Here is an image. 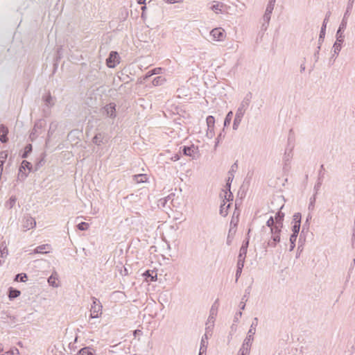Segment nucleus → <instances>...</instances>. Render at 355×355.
<instances>
[{
  "label": "nucleus",
  "mask_w": 355,
  "mask_h": 355,
  "mask_svg": "<svg viewBox=\"0 0 355 355\" xmlns=\"http://www.w3.org/2000/svg\"><path fill=\"white\" fill-rule=\"evenodd\" d=\"M225 128H223V129L218 135V136H217V137L216 139L215 145H214V150H216L219 143L220 141H222L223 139L225 138Z\"/></svg>",
  "instance_id": "nucleus-35"
},
{
  "label": "nucleus",
  "mask_w": 355,
  "mask_h": 355,
  "mask_svg": "<svg viewBox=\"0 0 355 355\" xmlns=\"http://www.w3.org/2000/svg\"><path fill=\"white\" fill-rule=\"evenodd\" d=\"M284 205H282L280 208V209L276 213L274 218L276 223V227L275 228L282 229L283 228V222L284 220V213L282 211V209H283Z\"/></svg>",
  "instance_id": "nucleus-11"
},
{
  "label": "nucleus",
  "mask_w": 355,
  "mask_h": 355,
  "mask_svg": "<svg viewBox=\"0 0 355 355\" xmlns=\"http://www.w3.org/2000/svg\"><path fill=\"white\" fill-rule=\"evenodd\" d=\"M250 287H248V288L245 289V295L242 297L241 301L240 302V304H239L240 309H241V310L245 309V302L247 301V300H245V297H247L248 295H250Z\"/></svg>",
  "instance_id": "nucleus-36"
},
{
  "label": "nucleus",
  "mask_w": 355,
  "mask_h": 355,
  "mask_svg": "<svg viewBox=\"0 0 355 355\" xmlns=\"http://www.w3.org/2000/svg\"><path fill=\"white\" fill-rule=\"evenodd\" d=\"M20 294H21L20 291H19L17 288H15L12 287H10L8 288V297L10 300H12L17 298V297H19L20 295Z\"/></svg>",
  "instance_id": "nucleus-25"
},
{
  "label": "nucleus",
  "mask_w": 355,
  "mask_h": 355,
  "mask_svg": "<svg viewBox=\"0 0 355 355\" xmlns=\"http://www.w3.org/2000/svg\"><path fill=\"white\" fill-rule=\"evenodd\" d=\"M218 302V300H216V302L214 303V304L211 306L210 311H209V315L208 318V322H212L214 324L216 316L217 315V306H216V303Z\"/></svg>",
  "instance_id": "nucleus-18"
},
{
  "label": "nucleus",
  "mask_w": 355,
  "mask_h": 355,
  "mask_svg": "<svg viewBox=\"0 0 355 355\" xmlns=\"http://www.w3.org/2000/svg\"><path fill=\"white\" fill-rule=\"evenodd\" d=\"M295 142V137H294V133H293V131L292 129H291L289 130V134H288V144L289 145L291 144H294Z\"/></svg>",
  "instance_id": "nucleus-54"
},
{
  "label": "nucleus",
  "mask_w": 355,
  "mask_h": 355,
  "mask_svg": "<svg viewBox=\"0 0 355 355\" xmlns=\"http://www.w3.org/2000/svg\"><path fill=\"white\" fill-rule=\"evenodd\" d=\"M354 2V0H349L348 1L346 11H345L344 16L343 17V19L341 21H345L346 25H347V18L350 15L351 10L353 7Z\"/></svg>",
  "instance_id": "nucleus-19"
},
{
  "label": "nucleus",
  "mask_w": 355,
  "mask_h": 355,
  "mask_svg": "<svg viewBox=\"0 0 355 355\" xmlns=\"http://www.w3.org/2000/svg\"><path fill=\"white\" fill-rule=\"evenodd\" d=\"M22 227L24 231L29 230L36 226V221L29 214L24 215L22 220Z\"/></svg>",
  "instance_id": "nucleus-5"
},
{
  "label": "nucleus",
  "mask_w": 355,
  "mask_h": 355,
  "mask_svg": "<svg viewBox=\"0 0 355 355\" xmlns=\"http://www.w3.org/2000/svg\"><path fill=\"white\" fill-rule=\"evenodd\" d=\"M236 225H237V224H235L234 227H230V228L229 230L228 235H227V241H226V243L227 245H230L232 244V242L234 239V235L236 232Z\"/></svg>",
  "instance_id": "nucleus-20"
},
{
  "label": "nucleus",
  "mask_w": 355,
  "mask_h": 355,
  "mask_svg": "<svg viewBox=\"0 0 355 355\" xmlns=\"http://www.w3.org/2000/svg\"><path fill=\"white\" fill-rule=\"evenodd\" d=\"M43 101L45 103V105L49 107H53L55 104V99L51 95L50 92H48V94L43 96Z\"/></svg>",
  "instance_id": "nucleus-24"
},
{
  "label": "nucleus",
  "mask_w": 355,
  "mask_h": 355,
  "mask_svg": "<svg viewBox=\"0 0 355 355\" xmlns=\"http://www.w3.org/2000/svg\"><path fill=\"white\" fill-rule=\"evenodd\" d=\"M102 305H98L96 307L95 306H92L90 309V318H98L102 314Z\"/></svg>",
  "instance_id": "nucleus-15"
},
{
  "label": "nucleus",
  "mask_w": 355,
  "mask_h": 355,
  "mask_svg": "<svg viewBox=\"0 0 355 355\" xmlns=\"http://www.w3.org/2000/svg\"><path fill=\"white\" fill-rule=\"evenodd\" d=\"M206 122L207 127L214 128L215 118L213 116H208L206 119Z\"/></svg>",
  "instance_id": "nucleus-49"
},
{
  "label": "nucleus",
  "mask_w": 355,
  "mask_h": 355,
  "mask_svg": "<svg viewBox=\"0 0 355 355\" xmlns=\"http://www.w3.org/2000/svg\"><path fill=\"white\" fill-rule=\"evenodd\" d=\"M220 197L223 199V202H230L233 200L234 196L231 191H224V194L220 193Z\"/></svg>",
  "instance_id": "nucleus-32"
},
{
  "label": "nucleus",
  "mask_w": 355,
  "mask_h": 355,
  "mask_svg": "<svg viewBox=\"0 0 355 355\" xmlns=\"http://www.w3.org/2000/svg\"><path fill=\"white\" fill-rule=\"evenodd\" d=\"M208 339H209V331L202 336L201 341H200V349L202 352H206L208 345Z\"/></svg>",
  "instance_id": "nucleus-17"
},
{
  "label": "nucleus",
  "mask_w": 355,
  "mask_h": 355,
  "mask_svg": "<svg viewBox=\"0 0 355 355\" xmlns=\"http://www.w3.org/2000/svg\"><path fill=\"white\" fill-rule=\"evenodd\" d=\"M300 225L301 224H297L294 223V225L292 227V235H296L298 236L300 230Z\"/></svg>",
  "instance_id": "nucleus-51"
},
{
  "label": "nucleus",
  "mask_w": 355,
  "mask_h": 355,
  "mask_svg": "<svg viewBox=\"0 0 355 355\" xmlns=\"http://www.w3.org/2000/svg\"><path fill=\"white\" fill-rule=\"evenodd\" d=\"M51 248V245L49 244H43L37 246L35 248L33 252L35 254H46L49 252V249Z\"/></svg>",
  "instance_id": "nucleus-22"
},
{
  "label": "nucleus",
  "mask_w": 355,
  "mask_h": 355,
  "mask_svg": "<svg viewBox=\"0 0 355 355\" xmlns=\"http://www.w3.org/2000/svg\"><path fill=\"white\" fill-rule=\"evenodd\" d=\"M311 214H309L306 217V220L304 223V224L303 225V227H302V230L301 232V234L300 235V241H301L302 239V234L304 233V230L306 229V230H309V220L311 219Z\"/></svg>",
  "instance_id": "nucleus-43"
},
{
  "label": "nucleus",
  "mask_w": 355,
  "mask_h": 355,
  "mask_svg": "<svg viewBox=\"0 0 355 355\" xmlns=\"http://www.w3.org/2000/svg\"><path fill=\"white\" fill-rule=\"evenodd\" d=\"M320 49H321V45H320L318 44V45L317 46V49L313 54V58H314L315 62H317L319 60V52L320 51Z\"/></svg>",
  "instance_id": "nucleus-59"
},
{
  "label": "nucleus",
  "mask_w": 355,
  "mask_h": 355,
  "mask_svg": "<svg viewBox=\"0 0 355 355\" xmlns=\"http://www.w3.org/2000/svg\"><path fill=\"white\" fill-rule=\"evenodd\" d=\"M266 226L270 227V231H272L273 227H276V223L273 216H270L268 220L266 221Z\"/></svg>",
  "instance_id": "nucleus-47"
},
{
  "label": "nucleus",
  "mask_w": 355,
  "mask_h": 355,
  "mask_svg": "<svg viewBox=\"0 0 355 355\" xmlns=\"http://www.w3.org/2000/svg\"><path fill=\"white\" fill-rule=\"evenodd\" d=\"M211 36L216 41H222L225 37V31L221 28H216L211 31Z\"/></svg>",
  "instance_id": "nucleus-12"
},
{
  "label": "nucleus",
  "mask_w": 355,
  "mask_h": 355,
  "mask_svg": "<svg viewBox=\"0 0 355 355\" xmlns=\"http://www.w3.org/2000/svg\"><path fill=\"white\" fill-rule=\"evenodd\" d=\"M281 232L282 229L273 227L272 231H270L271 236L267 242L266 246L270 248H275L277 243H279L281 241Z\"/></svg>",
  "instance_id": "nucleus-1"
},
{
  "label": "nucleus",
  "mask_w": 355,
  "mask_h": 355,
  "mask_svg": "<svg viewBox=\"0 0 355 355\" xmlns=\"http://www.w3.org/2000/svg\"><path fill=\"white\" fill-rule=\"evenodd\" d=\"M333 49H334V52H333V54L330 58V60H329V64H333L336 57L338 55L341 49H342V46H340L338 45L337 49H336V44H334L333 45Z\"/></svg>",
  "instance_id": "nucleus-26"
},
{
  "label": "nucleus",
  "mask_w": 355,
  "mask_h": 355,
  "mask_svg": "<svg viewBox=\"0 0 355 355\" xmlns=\"http://www.w3.org/2000/svg\"><path fill=\"white\" fill-rule=\"evenodd\" d=\"M248 250L240 248L238 259H245Z\"/></svg>",
  "instance_id": "nucleus-58"
},
{
  "label": "nucleus",
  "mask_w": 355,
  "mask_h": 355,
  "mask_svg": "<svg viewBox=\"0 0 355 355\" xmlns=\"http://www.w3.org/2000/svg\"><path fill=\"white\" fill-rule=\"evenodd\" d=\"M180 151L184 155L191 157L192 159H196V154L198 153V147L196 146L194 144L190 146H184L180 147Z\"/></svg>",
  "instance_id": "nucleus-6"
},
{
  "label": "nucleus",
  "mask_w": 355,
  "mask_h": 355,
  "mask_svg": "<svg viewBox=\"0 0 355 355\" xmlns=\"http://www.w3.org/2000/svg\"><path fill=\"white\" fill-rule=\"evenodd\" d=\"M232 116H233V112L232 111H230L225 118V120H224V128L228 125H230V124L231 123V121H232Z\"/></svg>",
  "instance_id": "nucleus-44"
},
{
  "label": "nucleus",
  "mask_w": 355,
  "mask_h": 355,
  "mask_svg": "<svg viewBox=\"0 0 355 355\" xmlns=\"http://www.w3.org/2000/svg\"><path fill=\"white\" fill-rule=\"evenodd\" d=\"M56 276H57V273L54 272L48 278V283L49 284V285H51L53 287L58 286V284L56 283V280L58 278Z\"/></svg>",
  "instance_id": "nucleus-40"
},
{
  "label": "nucleus",
  "mask_w": 355,
  "mask_h": 355,
  "mask_svg": "<svg viewBox=\"0 0 355 355\" xmlns=\"http://www.w3.org/2000/svg\"><path fill=\"white\" fill-rule=\"evenodd\" d=\"M166 81V79L163 76H157L153 78L152 83L154 86H159L163 85Z\"/></svg>",
  "instance_id": "nucleus-38"
},
{
  "label": "nucleus",
  "mask_w": 355,
  "mask_h": 355,
  "mask_svg": "<svg viewBox=\"0 0 355 355\" xmlns=\"http://www.w3.org/2000/svg\"><path fill=\"white\" fill-rule=\"evenodd\" d=\"M243 117V115L236 112L232 125L233 130H236L239 128V126L242 121Z\"/></svg>",
  "instance_id": "nucleus-27"
},
{
  "label": "nucleus",
  "mask_w": 355,
  "mask_h": 355,
  "mask_svg": "<svg viewBox=\"0 0 355 355\" xmlns=\"http://www.w3.org/2000/svg\"><path fill=\"white\" fill-rule=\"evenodd\" d=\"M251 344L248 343V345H244L243 343L241 347L239 350L238 355H248L250 354Z\"/></svg>",
  "instance_id": "nucleus-28"
},
{
  "label": "nucleus",
  "mask_w": 355,
  "mask_h": 355,
  "mask_svg": "<svg viewBox=\"0 0 355 355\" xmlns=\"http://www.w3.org/2000/svg\"><path fill=\"white\" fill-rule=\"evenodd\" d=\"M148 176L146 174H137L133 175V180L137 183H144L148 181Z\"/></svg>",
  "instance_id": "nucleus-29"
},
{
  "label": "nucleus",
  "mask_w": 355,
  "mask_h": 355,
  "mask_svg": "<svg viewBox=\"0 0 355 355\" xmlns=\"http://www.w3.org/2000/svg\"><path fill=\"white\" fill-rule=\"evenodd\" d=\"M322 182H323V175H322L320 174V177L318 178V180H317L316 184L314 186V191H315V193L314 194H315V196L317 195L318 191L320 190V187H321V185L322 184Z\"/></svg>",
  "instance_id": "nucleus-41"
},
{
  "label": "nucleus",
  "mask_w": 355,
  "mask_h": 355,
  "mask_svg": "<svg viewBox=\"0 0 355 355\" xmlns=\"http://www.w3.org/2000/svg\"><path fill=\"white\" fill-rule=\"evenodd\" d=\"M230 207V203L226 205V202H223L220 206L219 213L222 216H226L228 214V209Z\"/></svg>",
  "instance_id": "nucleus-34"
},
{
  "label": "nucleus",
  "mask_w": 355,
  "mask_h": 355,
  "mask_svg": "<svg viewBox=\"0 0 355 355\" xmlns=\"http://www.w3.org/2000/svg\"><path fill=\"white\" fill-rule=\"evenodd\" d=\"M146 281L154 282L157 279V273L155 270H147L143 273Z\"/></svg>",
  "instance_id": "nucleus-16"
},
{
  "label": "nucleus",
  "mask_w": 355,
  "mask_h": 355,
  "mask_svg": "<svg viewBox=\"0 0 355 355\" xmlns=\"http://www.w3.org/2000/svg\"><path fill=\"white\" fill-rule=\"evenodd\" d=\"M28 279V276L26 273H19L17 274L15 277V280L21 282H25Z\"/></svg>",
  "instance_id": "nucleus-46"
},
{
  "label": "nucleus",
  "mask_w": 355,
  "mask_h": 355,
  "mask_svg": "<svg viewBox=\"0 0 355 355\" xmlns=\"http://www.w3.org/2000/svg\"><path fill=\"white\" fill-rule=\"evenodd\" d=\"M315 200H316V196H315V194H313V196H311L310 198V202H309V207H308L309 210H313L314 209Z\"/></svg>",
  "instance_id": "nucleus-56"
},
{
  "label": "nucleus",
  "mask_w": 355,
  "mask_h": 355,
  "mask_svg": "<svg viewBox=\"0 0 355 355\" xmlns=\"http://www.w3.org/2000/svg\"><path fill=\"white\" fill-rule=\"evenodd\" d=\"M104 136L101 132H98L96 134V135L92 139V142L96 146H101L103 141Z\"/></svg>",
  "instance_id": "nucleus-30"
},
{
  "label": "nucleus",
  "mask_w": 355,
  "mask_h": 355,
  "mask_svg": "<svg viewBox=\"0 0 355 355\" xmlns=\"http://www.w3.org/2000/svg\"><path fill=\"white\" fill-rule=\"evenodd\" d=\"M293 218V223L301 224L302 215L300 212L295 213Z\"/></svg>",
  "instance_id": "nucleus-52"
},
{
  "label": "nucleus",
  "mask_w": 355,
  "mask_h": 355,
  "mask_svg": "<svg viewBox=\"0 0 355 355\" xmlns=\"http://www.w3.org/2000/svg\"><path fill=\"white\" fill-rule=\"evenodd\" d=\"M125 347V344L122 342H120L119 343L110 346L111 349H110V352L112 354H121L123 352Z\"/></svg>",
  "instance_id": "nucleus-13"
},
{
  "label": "nucleus",
  "mask_w": 355,
  "mask_h": 355,
  "mask_svg": "<svg viewBox=\"0 0 355 355\" xmlns=\"http://www.w3.org/2000/svg\"><path fill=\"white\" fill-rule=\"evenodd\" d=\"M224 6V4L220 2H216L215 4L212 5L211 9L218 13V12H222V8Z\"/></svg>",
  "instance_id": "nucleus-42"
},
{
  "label": "nucleus",
  "mask_w": 355,
  "mask_h": 355,
  "mask_svg": "<svg viewBox=\"0 0 355 355\" xmlns=\"http://www.w3.org/2000/svg\"><path fill=\"white\" fill-rule=\"evenodd\" d=\"M330 16H331V12L328 11L326 13V15H325V17L322 22V27H321L320 34H319L318 43L320 45H322V44L324 42L325 33H326L327 24V22L329 21Z\"/></svg>",
  "instance_id": "nucleus-8"
},
{
  "label": "nucleus",
  "mask_w": 355,
  "mask_h": 355,
  "mask_svg": "<svg viewBox=\"0 0 355 355\" xmlns=\"http://www.w3.org/2000/svg\"><path fill=\"white\" fill-rule=\"evenodd\" d=\"M32 168H33L32 164L26 160H23L19 166V169H21L23 171L28 169L29 172H31L32 171Z\"/></svg>",
  "instance_id": "nucleus-37"
},
{
  "label": "nucleus",
  "mask_w": 355,
  "mask_h": 355,
  "mask_svg": "<svg viewBox=\"0 0 355 355\" xmlns=\"http://www.w3.org/2000/svg\"><path fill=\"white\" fill-rule=\"evenodd\" d=\"M45 153H43L40 155V157L37 159L35 164V171H37L40 167H42L45 163Z\"/></svg>",
  "instance_id": "nucleus-33"
},
{
  "label": "nucleus",
  "mask_w": 355,
  "mask_h": 355,
  "mask_svg": "<svg viewBox=\"0 0 355 355\" xmlns=\"http://www.w3.org/2000/svg\"><path fill=\"white\" fill-rule=\"evenodd\" d=\"M78 355H95V350L89 347H85L79 350Z\"/></svg>",
  "instance_id": "nucleus-31"
},
{
  "label": "nucleus",
  "mask_w": 355,
  "mask_h": 355,
  "mask_svg": "<svg viewBox=\"0 0 355 355\" xmlns=\"http://www.w3.org/2000/svg\"><path fill=\"white\" fill-rule=\"evenodd\" d=\"M162 71V68H155L150 71H148V73H150L149 76H153L154 74H159L160 71Z\"/></svg>",
  "instance_id": "nucleus-62"
},
{
  "label": "nucleus",
  "mask_w": 355,
  "mask_h": 355,
  "mask_svg": "<svg viewBox=\"0 0 355 355\" xmlns=\"http://www.w3.org/2000/svg\"><path fill=\"white\" fill-rule=\"evenodd\" d=\"M347 28V25L345 24V21H341L339 27L336 33V42L334 44H336V49L338 45L342 46L344 40H345V31Z\"/></svg>",
  "instance_id": "nucleus-2"
},
{
  "label": "nucleus",
  "mask_w": 355,
  "mask_h": 355,
  "mask_svg": "<svg viewBox=\"0 0 355 355\" xmlns=\"http://www.w3.org/2000/svg\"><path fill=\"white\" fill-rule=\"evenodd\" d=\"M245 259H238L236 268L243 269Z\"/></svg>",
  "instance_id": "nucleus-61"
},
{
  "label": "nucleus",
  "mask_w": 355,
  "mask_h": 355,
  "mask_svg": "<svg viewBox=\"0 0 355 355\" xmlns=\"http://www.w3.org/2000/svg\"><path fill=\"white\" fill-rule=\"evenodd\" d=\"M8 129L3 124L0 125V141L3 144L8 141Z\"/></svg>",
  "instance_id": "nucleus-14"
},
{
  "label": "nucleus",
  "mask_w": 355,
  "mask_h": 355,
  "mask_svg": "<svg viewBox=\"0 0 355 355\" xmlns=\"http://www.w3.org/2000/svg\"><path fill=\"white\" fill-rule=\"evenodd\" d=\"M214 128L207 127L206 132L207 137H208L209 139H211L214 136Z\"/></svg>",
  "instance_id": "nucleus-57"
},
{
  "label": "nucleus",
  "mask_w": 355,
  "mask_h": 355,
  "mask_svg": "<svg viewBox=\"0 0 355 355\" xmlns=\"http://www.w3.org/2000/svg\"><path fill=\"white\" fill-rule=\"evenodd\" d=\"M62 56V46L58 48L57 49V53H56V58L57 60L60 59Z\"/></svg>",
  "instance_id": "nucleus-64"
},
{
  "label": "nucleus",
  "mask_w": 355,
  "mask_h": 355,
  "mask_svg": "<svg viewBox=\"0 0 355 355\" xmlns=\"http://www.w3.org/2000/svg\"><path fill=\"white\" fill-rule=\"evenodd\" d=\"M237 168H238V164H237V162H236L232 165L231 168L229 171V174L233 175V173L236 171Z\"/></svg>",
  "instance_id": "nucleus-60"
},
{
  "label": "nucleus",
  "mask_w": 355,
  "mask_h": 355,
  "mask_svg": "<svg viewBox=\"0 0 355 355\" xmlns=\"http://www.w3.org/2000/svg\"><path fill=\"white\" fill-rule=\"evenodd\" d=\"M28 176V173L24 172L23 170L19 168V173L17 175V178L19 180H24Z\"/></svg>",
  "instance_id": "nucleus-55"
},
{
  "label": "nucleus",
  "mask_w": 355,
  "mask_h": 355,
  "mask_svg": "<svg viewBox=\"0 0 355 355\" xmlns=\"http://www.w3.org/2000/svg\"><path fill=\"white\" fill-rule=\"evenodd\" d=\"M89 224L85 222H81L77 225L78 229L80 231H85L89 228Z\"/></svg>",
  "instance_id": "nucleus-53"
},
{
  "label": "nucleus",
  "mask_w": 355,
  "mask_h": 355,
  "mask_svg": "<svg viewBox=\"0 0 355 355\" xmlns=\"http://www.w3.org/2000/svg\"><path fill=\"white\" fill-rule=\"evenodd\" d=\"M292 157H293V152H291V150L288 151V149L286 148L284 155V157H283V162L284 163V170L286 169Z\"/></svg>",
  "instance_id": "nucleus-21"
},
{
  "label": "nucleus",
  "mask_w": 355,
  "mask_h": 355,
  "mask_svg": "<svg viewBox=\"0 0 355 355\" xmlns=\"http://www.w3.org/2000/svg\"><path fill=\"white\" fill-rule=\"evenodd\" d=\"M33 150V146L31 144H27L25 148H24V150L23 152V153L21 154V157L22 158H27L28 157V155L31 153Z\"/></svg>",
  "instance_id": "nucleus-39"
},
{
  "label": "nucleus",
  "mask_w": 355,
  "mask_h": 355,
  "mask_svg": "<svg viewBox=\"0 0 355 355\" xmlns=\"http://www.w3.org/2000/svg\"><path fill=\"white\" fill-rule=\"evenodd\" d=\"M45 124V121L43 119H40L37 121L34 125V127L31 132L30 139L33 141L35 138L37 137L39 134L40 133L39 130H41L43 126Z\"/></svg>",
  "instance_id": "nucleus-9"
},
{
  "label": "nucleus",
  "mask_w": 355,
  "mask_h": 355,
  "mask_svg": "<svg viewBox=\"0 0 355 355\" xmlns=\"http://www.w3.org/2000/svg\"><path fill=\"white\" fill-rule=\"evenodd\" d=\"M19 349L15 347H11L10 350L6 352L3 355H19Z\"/></svg>",
  "instance_id": "nucleus-50"
},
{
  "label": "nucleus",
  "mask_w": 355,
  "mask_h": 355,
  "mask_svg": "<svg viewBox=\"0 0 355 355\" xmlns=\"http://www.w3.org/2000/svg\"><path fill=\"white\" fill-rule=\"evenodd\" d=\"M103 114L107 116L114 119L116 117V104L110 103L103 107Z\"/></svg>",
  "instance_id": "nucleus-10"
},
{
  "label": "nucleus",
  "mask_w": 355,
  "mask_h": 355,
  "mask_svg": "<svg viewBox=\"0 0 355 355\" xmlns=\"http://www.w3.org/2000/svg\"><path fill=\"white\" fill-rule=\"evenodd\" d=\"M274 6L267 4L266 12L263 17V21L267 24V25H268L270 22L271 14L272 12Z\"/></svg>",
  "instance_id": "nucleus-23"
},
{
  "label": "nucleus",
  "mask_w": 355,
  "mask_h": 355,
  "mask_svg": "<svg viewBox=\"0 0 355 355\" xmlns=\"http://www.w3.org/2000/svg\"><path fill=\"white\" fill-rule=\"evenodd\" d=\"M16 201H17V198L14 196H11L9 200L6 202V206L8 208V209H12L15 203H16Z\"/></svg>",
  "instance_id": "nucleus-45"
},
{
  "label": "nucleus",
  "mask_w": 355,
  "mask_h": 355,
  "mask_svg": "<svg viewBox=\"0 0 355 355\" xmlns=\"http://www.w3.org/2000/svg\"><path fill=\"white\" fill-rule=\"evenodd\" d=\"M119 55L116 51H111L106 59V64L109 68H114L119 63Z\"/></svg>",
  "instance_id": "nucleus-7"
},
{
  "label": "nucleus",
  "mask_w": 355,
  "mask_h": 355,
  "mask_svg": "<svg viewBox=\"0 0 355 355\" xmlns=\"http://www.w3.org/2000/svg\"><path fill=\"white\" fill-rule=\"evenodd\" d=\"M297 236L296 235H291L290 236V251H293L295 247V242L297 240Z\"/></svg>",
  "instance_id": "nucleus-48"
},
{
  "label": "nucleus",
  "mask_w": 355,
  "mask_h": 355,
  "mask_svg": "<svg viewBox=\"0 0 355 355\" xmlns=\"http://www.w3.org/2000/svg\"><path fill=\"white\" fill-rule=\"evenodd\" d=\"M257 324L258 319L257 318H254L250 326V328L248 332V335L243 340L244 345H248V343L252 345V342L254 340V335L255 334L256 332V327L257 326Z\"/></svg>",
  "instance_id": "nucleus-4"
},
{
  "label": "nucleus",
  "mask_w": 355,
  "mask_h": 355,
  "mask_svg": "<svg viewBox=\"0 0 355 355\" xmlns=\"http://www.w3.org/2000/svg\"><path fill=\"white\" fill-rule=\"evenodd\" d=\"M252 98V94L250 92H248L245 96L243 101H241L239 107H238L236 113H239L244 116V114L251 102Z\"/></svg>",
  "instance_id": "nucleus-3"
},
{
  "label": "nucleus",
  "mask_w": 355,
  "mask_h": 355,
  "mask_svg": "<svg viewBox=\"0 0 355 355\" xmlns=\"http://www.w3.org/2000/svg\"><path fill=\"white\" fill-rule=\"evenodd\" d=\"M248 245H249V238H246L243 241V243H242V245H241V248H242V249L244 248V249L248 250Z\"/></svg>",
  "instance_id": "nucleus-63"
}]
</instances>
